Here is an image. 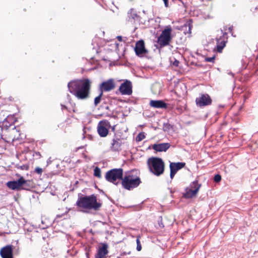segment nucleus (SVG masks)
<instances>
[{
	"mask_svg": "<svg viewBox=\"0 0 258 258\" xmlns=\"http://www.w3.org/2000/svg\"><path fill=\"white\" fill-rule=\"evenodd\" d=\"M69 91L77 98L85 100L89 98L91 82L88 79L72 81L68 84Z\"/></svg>",
	"mask_w": 258,
	"mask_h": 258,
	"instance_id": "nucleus-1",
	"label": "nucleus"
},
{
	"mask_svg": "<svg viewBox=\"0 0 258 258\" xmlns=\"http://www.w3.org/2000/svg\"><path fill=\"white\" fill-rule=\"evenodd\" d=\"M76 206L86 210H94L98 211L102 206V204L97 202V199L95 195L90 196L81 195L79 196L76 202Z\"/></svg>",
	"mask_w": 258,
	"mask_h": 258,
	"instance_id": "nucleus-2",
	"label": "nucleus"
},
{
	"mask_svg": "<svg viewBox=\"0 0 258 258\" xmlns=\"http://www.w3.org/2000/svg\"><path fill=\"white\" fill-rule=\"evenodd\" d=\"M135 173H137V171L133 170L125 172L124 176H123L121 183L124 189L132 190L137 187L141 183L140 178L135 174Z\"/></svg>",
	"mask_w": 258,
	"mask_h": 258,
	"instance_id": "nucleus-3",
	"label": "nucleus"
},
{
	"mask_svg": "<svg viewBox=\"0 0 258 258\" xmlns=\"http://www.w3.org/2000/svg\"><path fill=\"white\" fill-rule=\"evenodd\" d=\"M150 171L156 176H160L164 171L165 164L162 159L158 157H152L148 160Z\"/></svg>",
	"mask_w": 258,
	"mask_h": 258,
	"instance_id": "nucleus-4",
	"label": "nucleus"
},
{
	"mask_svg": "<svg viewBox=\"0 0 258 258\" xmlns=\"http://www.w3.org/2000/svg\"><path fill=\"white\" fill-rule=\"evenodd\" d=\"M171 32L172 28L170 25L166 26L162 31L157 41L160 48L164 47L169 44L172 39Z\"/></svg>",
	"mask_w": 258,
	"mask_h": 258,
	"instance_id": "nucleus-5",
	"label": "nucleus"
},
{
	"mask_svg": "<svg viewBox=\"0 0 258 258\" xmlns=\"http://www.w3.org/2000/svg\"><path fill=\"white\" fill-rule=\"evenodd\" d=\"M123 176V171L122 168H113L108 171L105 174L106 180L115 185L119 184V182H116L117 179L121 180Z\"/></svg>",
	"mask_w": 258,
	"mask_h": 258,
	"instance_id": "nucleus-6",
	"label": "nucleus"
},
{
	"mask_svg": "<svg viewBox=\"0 0 258 258\" xmlns=\"http://www.w3.org/2000/svg\"><path fill=\"white\" fill-rule=\"evenodd\" d=\"M17 191L20 190H29L33 187V182L30 180H26L23 176L17 174Z\"/></svg>",
	"mask_w": 258,
	"mask_h": 258,
	"instance_id": "nucleus-7",
	"label": "nucleus"
},
{
	"mask_svg": "<svg viewBox=\"0 0 258 258\" xmlns=\"http://www.w3.org/2000/svg\"><path fill=\"white\" fill-rule=\"evenodd\" d=\"M196 103L198 106L202 107L211 104L212 99L208 94H201L196 98Z\"/></svg>",
	"mask_w": 258,
	"mask_h": 258,
	"instance_id": "nucleus-8",
	"label": "nucleus"
},
{
	"mask_svg": "<svg viewBox=\"0 0 258 258\" xmlns=\"http://www.w3.org/2000/svg\"><path fill=\"white\" fill-rule=\"evenodd\" d=\"M132 87V82L129 80H126L120 85L119 91L122 95H130L133 92Z\"/></svg>",
	"mask_w": 258,
	"mask_h": 258,
	"instance_id": "nucleus-9",
	"label": "nucleus"
},
{
	"mask_svg": "<svg viewBox=\"0 0 258 258\" xmlns=\"http://www.w3.org/2000/svg\"><path fill=\"white\" fill-rule=\"evenodd\" d=\"M123 144L122 139L114 136L111 143L110 149L114 152H119L121 150V146Z\"/></svg>",
	"mask_w": 258,
	"mask_h": 258,
	"instance_id": "nucleus-10",
	"label": "nucleus"
},
{
	"mask_svg": "<svg viewBox=\"0 0 258 258\" xmlns=\"http://www.w3.org/2000/svg\"><path fill=\"white\" fill-rule=\"evenodd\" d=\"M108 245L106 243H101L99 246L95 258H106V255L109 253Z\"/></svg>",
	"mask_w": 258,
	"mask_h": 258,
	"instance_id": "nucleus-11",
	"label": "nucleus"
},
{
	"mask_svg": "<svg viewBox=\"0 0 258 258\" xmlns=\"http://www.w3.org/2000/svg\"><path fill=\"white\" fill-rule=\"evenodd\" d=\"M185 165L184 162H170L169 165L170 173V176L172 179L176 172L180 169L183 168Z\"/></svg>",
	"mask_w": 258,
	"mask_h": 258,
	"instance_id": "nucleus-12",
	"label": "nucleus"
},
{
	"mask_svg": "<svg viewBox=\"0 0 258 258\" xmlns=\"http://www.w3.org/2000/svg\"><path fill=\"white\" fill-rule=\"evenodd\" d=\"M115 88V84L113 80L109 79L106 81L102 82L99 86V90L101 92H108Z\"/></svg>",
	"mask_w": 258,
	"mask_h": 258,
	"instance_id": "nucleus-13",
	"label": "nucleus"
},
{
	"mask_svg": "<svg viewBox=\"0 0 258 258\" xmlns=\"http://www.w3.org/2000/svg\"><path fill=\"white\" fill-rule=\"evenodd\" d=\"M227 33L224 32L223 33V35L220 36L219 38H216L217 41V51L218 52H221L223 49L226 46V43L227 42Z\"/></svg>",
	"mask_w": 258,
	"mask_h": 258,
	"instance_id": "nucleus-14",
	"label": "nucleus"
},
{
	"mask_svg": "<svg viewBox=\"0 0 258 258\" xmlns=\"http://www.w3.org/2000/svg\"><path fill=\"white\" fill-rule=\"evenodd\" d=\"M0 255L2 258H13L12 246L8 245L2 247L0 250Z\"/></svg>",
	"mask_w": 258,
	"mask_h": 258,
	"instance_id": "nucleus-15",
	"label": "nucleus"
},
{
	"mask_svg": "<svg viewBox=\"0 0 258 258\" xmlns=\"http://www.w3.org/2000/svg\"><path fill=\"white\" fill-rule=\"evenodd\" d=\"M135 51L136 55L138 56H141L147 52L145 47V43L143 40H140L137 42L135 47Z\"/></svg>",
	"mask_w": 258,
	"mask_h": 258,
	"instance_id": "nucleus-16",
	"label": "nucleus"
},
{
	"mask_svg": "<svg viewBox=\"0 0 258 258\" xmlns=\"http://www.w3.org/2000/svg\"><path fill=\"white\" fill-rule=\"evenodd\" d=\"M140 16L137 13L136 10L131 9L127 13L126 20L131 22H140Z\"/></svg>",
	"mask_w": 258,
	"mask_h": 258,
	"instance_id": "nucleus-17",
	"label": "nucleus"
},
{
	"mask_svg": "<svg viewBox=\"0 0 258 258\" xmlns=\"http://www.w3.org/2000/svg\"><path fill=\"white\" fill-rule=\"evenodd\" d=\"M170 147V144L168 143L155 144L152 146L154 150L157 152H166Z\"/></svg>",
	"mask_w": 258,
	"mask_h": 258,
	"instance_id": "nucleus-18",
	"label": "nucleus"
},
{
	"mask_svg": "<svg viewBox=\"0 0 258 258\" xmlns=\"http://www.w3.org/2000/svg\"><path fill=\"white\" fill-rule=\"evenodd\" d=\"M150 105L155 108H164L167 107V104L161 100H152L150 102Z\"/></svg>",
	"mask_w": 258,
	"mask_h": 258,
	"instance_id": "nucleus-19",
	"label": "nucleus"
},
{
	"mask_svg": "<svg viewBox=\"0 0 258 258\" xmlns=\"http://www.w3.org/2000/svg\"><path fill=\"white\" fill-rule=\"evenodd\" d=\"M200 186H198L196 189H192L190 187H187L185 189V192L183 194V197L185 199L192 198L197 195Z\"/></svg>",
	"mask_w": 258,
	"mask_h": 258,
	"instance_id": "nucleus-20",
	"label": "nucleus"
},
{
	"mask_svg": "<svg viewBox=\"0 0 258 258\" xmlns=\"http://www.w3.org/2000/svg\"><path fill=\"white\" fill-rule=\"evenodd\" d=\"M97 132L101 137H105L108 134V128L104 124H102V121H100L98 124Z\"/></svg>",
	"mask_w": 258,
	"mask_h": 258,
	"instance_id": "nucleus-21",
	"label": "nucleus"
},
{
	"mask_svg": "<svg viewBox=\"0 0 258 258\" xmlns=\"http://www.w3.org/2000/svg\"><path fill=\"white\" fill-rule=\"evenodd\" d=\"M6 184L10 189H16V181H8Z\"/></svg>",
	"mask_w": 258,
	"mask_h": 258,
	"instance_id": "nucleus-22",
	"label": "nucleus"
},
{
	"mask_svg": "<svg viewBox=\"0 0 258 258\" xmlns=\"http://www.w3.org/2000/svg\"><path fill=\"white\" fill-rule=\"evenodd\" d=\"M102 95L103 93L100 92L99 95L95 98L94 104L95 106H97L100 103Z\"/></svg>",
	"mask_w": 258,
	"mask_h": 258,
	"instance_id": "nucleus-23",
	"label": "nucleus"
},
{
	"mask_svg": "<svg viewBox=\"0 0 258 258\" xmlns=\"http://www.w3.org/2000/svg\"><path fill=\"white\" fill-rule=\"evenodd\" d=\"M94 175L96 177L100 178L101 177V170L100 169L96 167L94 170Z\"/></svg>",
	"mask_w": 258,
	"mask_h": 258,
	"instance_id": "nucleus-24",
	"label": "nucleus"
},
{
	"mask_svg": "<svg viewBox=\"0 0 258 258\" xmlns=\"http://www.w3.org/2000/svg\"><path fill=\"white\" fill-rule=\"evenodd\" d=\"M146 136L144 133H140L136 137V141L140 142L145 138Z\"/></svg>",
	"mask_w": 258,
	"mask_h": 258,
	"instance_id": "nucleus-25",
	"label": "nucleus"
},
{
	"mask_svg": "<svg viewBox=\"0 0 258 258\" xmlns=\"http://www.w3.org/2000/svg\"><path fill=\"white\" fill-rule=\"evenodd\" d=\"M198 186H200V188L201 186V184L198 183V180H195L192 182L190 185V188L192 189H196Z\"/></svg>",
	"mask_w": 258,
	"mask_h": 258,
	"instance_id": "nucleus-26",
	"label": "nucleus"
},
{
	"mask_svg": "<svg viewBox=\"0 0 258 258\" xmlns=\"http://www.w3.org/2000/svg\"><path fill=\"white\" fill-rule=\"evenodd\" d=\"M17 169H20L21 170H27L29 169V166L27 164H23L22 165H19L17 164Z\"/></svg>",
	"mask_w": 258,
	"mask_h": 258,
	"instance_id": "nucleus-27",
	"label": "nucleus"
},
{
	"mask_svg": "<svg viewBox=\"0 0 258 258\" xmlns=\"http://www.w3.org/2000/svg\"><path fill=\"white\" fill-rule=\"evenodd\" d=\"M25 138L26 135L24 134H20L19 137H17V141H20V143H21Z\"/></svg>",
	"mask_w": 258,
	"mask_h": 258,
	"instance_id": "nucleus-28",
	"label": "nucleus"
},
{
	"mask_svg": "<svg viewBox=\"0 0 258 258\" xmlns=\"http://www.w3.org/2000/svg\"><path fill=\"white\" fill-rule=\"evenodd\" d=\"M221 176L220 174H217L214 176V180L215 182H219L221 181Z\"/></svg>",
	"mask_w": 258,
	"mask_h": 258,
	"instance_id": "nucleus-29",
	"label": "nucleus"
},
{
	"mask_svg": "<svg viewBox=\"0 0 258 258\" xmlns=\"http://www.w3.org/2000/svg\"><path fill=\"white\" fill-rule=\"evenodd\" d=\"M137 241V250L138 251H140L142 249V246L140 243L139 239L138 238L136 240Z\"/></svg>",
	"mask_w": 258,
	"mask_h": 258,
	"instance_id": "nucleus-30",
	"label": "nucleus"
},
{
	"mask_svg": "<svg viewBox=\"0 0 258 258\" xmlns=\"http://www.w3.org/2000/svg\"><path fill=\"white\" fill-rule=\"evenodd\" d=\"M215 56H213L212 57H207L205 58L206 61L207 62H213L215 60Z\"/></svg>",
	"mask_w": 258,
	"mask_h": 258,
	"instance_id": "nucleus-31",
	"label": "nucleus"
},
{
	"mask_svg": "<svg viewBox=\"0 0 258 258\" xmlns=\"http://www.w3.org/2000/svg\"><path fill=\"white\" fill-rule=\"evenodd\" d=\"M42 169L40 167H37L35 169V172L38 174H41L42 173Z\"/></svg>",
	"mask_w": 258,
	"mask_h": 258,
	"instance_id": "nucleus-32",
	"label": "nucleus"
},
{
	"mask_svg": "<svg viewBox=\"0 0 258 258\" xmlns=\"http://www.w3.org/2000/svg\"><path fill=\"white\" fill-rule=\"evenodd\" d=\"M41 224H42V225H39V226L42 228V229H45L46 228H47L48 227V225L47 224H46L45 223V222L44 220H41Z\"/></svg>",
	"mask_w": 258,
	"mask_h": 258,
	"instance_id": "nucleus-33",
	"label": "nucleus"
},
{
	"mask_svg": "<svg viewBox=\"0 0 258 258\" xmlns=\"http://www.w3.org/2000/svg\"><path fill=\"white\" fill-rule=\"evenodd\" d=\"M163 126L166 130H170L172 127L171 125L168 123H164Z\"/></svg>",
	"mask_w": 258,
	"mask_h": 258,
	"instance_id": "nucleus-34",
	"label": "nucleus"
},
{
	"mask_svg": "<svg viewBox=\"0 0 258 258\" xmlns=\"http://www.w3.org/2000/svg\"><path fill=\"white\" fill-rule=\"evenodd\" d=\"M179 63V62L178 60H177V59H175V60L174 61V62H173V65L175 66V67H178V64Z\"/></svg>",
	"mask_w": 258,
	"mask_h": 258,
	"instance_id": "nucleus-35",
	"label": "nucleus"
},
{
	"mask_svg": "<svg viewBox=\"0 0 258 258\" xmlns=\"http://www.w3.org/2000/svg\"><path fill=\"white\" fill-rule=\"evenodd\" d=\"M163 1L164 2L165 7H168V0H163Z\"/></svg>",
	"mask_w": 258,
	"mask_h": 258,
	"instance_id": "nucleus-36",
	"label": "nucleus"
},
{
	"mask_svg": "<svg viewBox=\"0 0 258 258\" xmlns=\"http://www.w3.org/2000/svg\"><path fill=\"white\" fill-rule=\"evenodd\" d=\"M35 155L37 156L38 158H40L41 157L40 153L38 152H35Z\"/></svg>",
	"mask_w": 258,
	"mask_h": 258,
	"instance_id": "nucleus-37",
	"label": "nucleus"
},
{
	"mask_svg": "<svg viewBox=\"0 0 258 258\" xmlns=\"http://www.w3.org/2000/svg\"><path fill=\"white\" fill-rule=\"evenodd\" d=\"M117 40H118V41H122V37H121V36H118L117 37Z\"/></svg>",
	"mask_w": 258,
	"mask_h": 258,
	"instance_id": "nucleus-38",
	"label": "nucleus"
},
{
	"mask_svg": "<svg viewBox=\"0 0 258 258\" xmlns=\"http://www.w3.org/2000/svg\"><path fill=\"white\" fill-rule=\"evenodd\" d=\"M51 162V161L50 160V158H49L47 161V164H50Z\"/></svg>",
	"mask_w": 258,
	"mask_h": 258,
	"instance_id": "nucleus-39",
	"label": "nucleus"
},
{
	"mask_svg": "<svg viewBox=\"0 0 258 258\" xmlns=\"http://www.w3.org/2000/svg\"><path fill=\"white\" fill-rule=\"evenodd\" d=\"M233 30V27L232 26H231V27H229V28H228V30L230 31V32H231Z\"/></svg>",
	"mask_w": 258,
	"mask_h": 258,
	"instance_id": "nucleus-40",
	"label": "nucleus"
},
{
	"mask_svg": "<svg viewBox=\"0 0 258 258\" xmlns=\"http://www.w3.org/2000/svg\"><path fill=\"white\" fill-rule=\"evenodd\" d=\"M86 255L87 258H89V253L88 252H87L86 253Z\"/></svg>",
	"mask_w": 258,
	"mask_h": 258,
	"instance_id": "nucleus-41",
	"label": "nucleus"
},
{
	"mask_svg": "<svg viewBox=\"0 0 258 258\" xmlns=\"http://www.w3.org/2000/svg\"><path fill=\"white\" fill-rule=\"evenodd\" d=\"M62 217V215H57L56 216V217H57V218H60V217Z\"/></svg>",
	"mask_w": 258,
	"mask_h": 258,
	"instance_id": "nucleus-42",
	"label": "nucleus"
},
{
	"mask_svg": "<svg viewBox=\"0 0 258 258\" xmlns=\"http://www.w3.org/2000/svg\"><path fill=\"white\" fill-rule=\"evenodd\" d=\"M61 106H62V107H63V108H66V107L64 105H61Z\"/></svg>",
	"mask_w": 258,
	"mask_h": 258,
	"instance_id": "nucleus-43",
	"label": "nucleus"
},
{
	"mask_svg": "<svg viewBox=\"0 0 258 258\" xmlns=\"http://www.w3.org/2000/svg\"><path fill=\"white\" fill-rule=\"evenodd\" d=\"M114 128H115V126H113L112 127V129L113 130H114Z\"/></svg>",
	"mask_w": 258,
	"mask_h": 258,
	"instance_id": "nucleus-44",
	"label": "nucleus"
},
{
	"mask_svg": "<svg viewBox=\"0 0 258 258\" xmlns=\"http://www.w3.org/2000/svg\"><path fill=\"white\" fill-rule=\"evenodd\" d=\"M109 124V122H108L107 123V124H106V126H107V124Z\"/></svg>",
	"mask_w": 258,
	"mask_h": 258,
	"instance_id": "nucleus-45",
	"label": "nucleus"
},
{
	"mask_svg": "<svg viewBox=\"0 0 258 258\" xmlns=\"http://www.w3.org/2000/svg\"><path fill=\"white\" fill-rule=\"evenodd\" d=\"M230 74H231L232 76L233 75V74L232 73H230Z\"/></svg>",
	"mask_w": 258,
	"mask_h": 258,
	"instance_id": "nucleus-46",
	"label": "nucleus"
}]
</instances>
